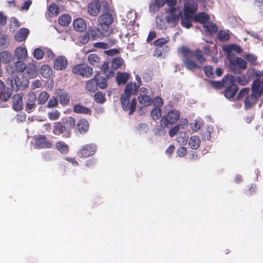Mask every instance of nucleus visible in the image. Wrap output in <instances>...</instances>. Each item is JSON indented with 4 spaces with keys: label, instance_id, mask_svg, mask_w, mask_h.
<instances>
[{
    "label": "nucleus",
    "instance_id": "29",
    "mask_svg": "<svg viewBox=\"0 0 263 263\" xmlns=\"http://www.w3.org/2000/svg\"><path fill=\"white\" fill-rule=\"evenodd\" d=\"M138 100L144 107L151 106L153 103L152 99L148 95H139Z\"/></svg>",
    "mask_w": 263,
    "mask_h": 263
},
{
    "label": "nucleus",
    "instance_id": "6",
    "mask_svg": "<svg viewBox=\"0 0 263 263\" xmlns=\"http://www.w3.org/2000/svg\"><path fill=\"white\" fill-rule=\"evenodd\" d=\"M97 145L95 143L83 145L77 152V155L81 158H86L93 156L97 151Z\"/></svg>",
    "mask_w": 263,
    "mask_h": 263
},
{
    "label": "nucleus",
    "instance_id": "24",
    "mask_svg": "<svg viewBox=\"0 0 263 263\" xmlns=\"http://www.w3.org/2000/svg\"><path fill=\"white\" fill-rule=\"evenodd\" d=\"M259 97L251 93L250 95H248L245 100V107L246 108H250L252 106L254 105Z\"/></svg>",
    "mask_w": 263,
    "mask_h": 263
},
{
    "label": "nucleus",
    "instance_id": "44",
    "mask_svg": "<svg viewBox=\"0 0 263 263\" xmlns=\"http://www.w3.org/2000/svg\"><path fill=\"white\" fill-rule=\"evenodd\" d=\"M164 4V0H154V2L150 5V8L153 10L158 11L159 8L163 7Z\"/></svg>",
    "mask_w": 263,
    "mask_h": 263
},
{
    "label": "nucleus",
    "instance_id": "16",
    "mask_svg": "<svg viewBox=\"0 0 263 263\" xmlns=\"http://www.w3.org/2000/svg\"><path fill=\"white\" fill-rule=\"evenodd\" d=\"M101 29H102L101 28H97L95 27L89 26L86 31L88 33L90 39L92 40H95L99 38L102 34H104L106 33L103 30L101 31Z\"/></svg>",
    "mask_w": 263,
    "mask_h": 263
},
{
    "label": "nucleus",
    "instance_id": "34",
    "mask_svg": "<svg viewBox=\"0 0 263 263\" xmlns=\"http://www.w3.org/2000/svg\"><path fill=\"white\" fill-rule=\"evenodd\" d=\"M86 87L89 91L95 92L98 89L97 78H93L88 81Z\"/></svg>",
    "mask_w": 263,
    "mask_h": 263
},
{
    "label": "nucleus",
    "instance_id": "7",
    "mask_svg": "<svg viewBox=\"0 0 263 263\" xmlns=\"http://www.w3.org/2000/svg\"><path fill=\"white\" fill-rule=\"evenodd\" d=\"M180 118V113L176 109L168 111L166 116H164L161 119V124L168 127L170 124L176 123Z\"/></svg>",
    "mask_w": 263,
    "mask_h": 263
},
{
    "label": "nucleus",
    "instance_id": "8",
    "mask_svg": "<svg viewBox=\"0 0 263 263\" xmlns=\"http://www.w3.org/2000/svg\"><path fill=\"white\" fill-rule=\"evenodd\" d=\"M114 21V17L108 12L103 13L98 17L100 27L106 32L108 31L109 26L113 23Z\"/></svg>",
    "mask_w": 263,
    "mask_h": 263
},
{
    "label": "nucleus",
    "instance_id": "23",
    "mask_svg": "<svg viewBox=\"0 0 263 263\" xmlns=\"http://www.w3.org/2000/svg\"><path fill=\"white\" fill-rule=\"evenodd\" d=\"M58 94V99L60 103L62 105H66L70 102V96L68 92L60 89Z\"/></svg>",
    "mask_w": 263,
    "mask_h": 263
},
{
    "label": "nucleus",
    "instance_id": "54",
    "mask_svg": "<svg viewBox=\"0 0 263 263\" xmlns=\"http://www.w3.org/2000/svg\"><path fill=\"white\" fill-rule=\"evenodd\" d=\"M168 41V39L165 38H159L154 41V45L156 47H164Z\"/></svg>",
    "mask_w": 263,
    "mask_h": 263
},
{
    "label": "nucleus",
    "instance_id": "35",
    "mask_svg": "<svg viewBox=\"0 0 263 263\" xmlns=\"http://www.w3.org/2000/svg\"><path fill=\"white\" fill-rule=\"evenodd\" d=\"M12 86L16 90L21 88H24L25 85L23 84V81L21 80L19 76H16L13 80L11 81Z\"/></svg>",
    "mask_w": 263,
    "mask_h": 263
},
{
    "label": "nucleus",
    "instance_id": "4",
    "mask_svg": "<svg viewBox=\"0 0 263 263\" xmlns=\"http://www.w3.org/2000/svg\"><path fill=\"white\" fill-rule=\"evenodd\" d=\"M165 12L168 15L165 20L168 23H173L175 25L178 23L182 12L178 6L165 8Z\"/></svg>",
    "mask_w": 263,
    "mask_h": 263
},
{
    "label": "nucleus",
    "instance_id": "33",
    "mask_svg": "<svg viewBox=\"0 0 263 263\" xmlns=\"http://www.w3.org/2000/svg\"><path fill=\"white\" fill-rule=\"evenodd\" d=\"M170 50V48L167 46L164 47H156L154 51V55L157 58L163 57L165 55V53L168 52Z\"/></svg>",
    "mask_w": 263,
    "mask_h": 263
},
{
    "label": "nucleus",
    "instance_id": "26",
    "mask_svg": "<svg viewBox=\"0 0 263 263\" xmlns=\"http://www.w3.org/2000/svg\"><path fill=\"white\" fill-rule=\"evenodd\" d=\"M130 74L127 72L119 71L116 74V80L119 85L125 84L129 79Z\"/></svg>",
    "mask_w": 263,
    "mask_h": 263
},
{
    "label": "nucleus",
    "instance_id": "56",
    "mask_svg": "<svg viewBox=\"0 0 263 263\" xmlns=\"http://www.w3.org/2000/svg\"><path fill=\"white\" fill-rule=\"evenodd\" d=\"M33 54L34 58L37 60H40L43 58L44 53L41 49L37 48L34 49Z\"/></svg>",
    "mask_w": 263,
    "mask_h": 263
},
{
    "label": "nucleus",
    "instance_id": "11",
    "mask_svg": "<svg viewBox=\"0 0 263 263\" xmlns=\"http://www.w3.org/2000/svg\"><path fill=\"white\" fill-rule=\"evenodd\" d=\"M228 58L231 65H237L242 69H246L247 68V62L241 58L236 57L234 54H229Z\"/></svg>",
    "mask_w": 263,
    "mask_h": 263
},
{
    "label": "nucleus",
    "instance_id": "28",
    "mask_svg": "<svg viewBox=\"0 0 263 263\" xmlns=\"http://www.w3.org/2000/svg\"><path fill=\"white\" fill-rule=\"evenodd\" d=\"M201 140L197 136H191L189 139V145L192 149H197L200 145Z\"/></svg>",
    "mask_w": 263,
    "mask_h": 263
},
{
    "label": "nucleus",
    "instance_id": "19",
    "mask_svg": "<svg viewBox=\"0 0 263 263\" xmlns=\"http://www.w3.org/2000/svg\"><path fill=\"white\" fill-rule=\"evenodd\" d=\"M36 100V96L34 92H30L28 96L27 102L26 105L25 110L28 112H31L35 107V102Z\"/></svg>",
    "mask_w": 263,
    "mask_h": 263
},
{
    "label": "nucleus",
    "instance_id": "2",
    "mask_svg": "<svg viewBox=\"0 0 263 263\" xmlns=\"http://www.w3.org/2000/svg\"><path fill=\"white\" fill-rule=\"evenodd\" d=\"M138 87L135 83H128L125 87L124 93L121 96V103L122 108L125 111L129 110V115H133L136 110L137 100L133 98L130 102L132 95H136Z\"/></svg>",
    "mask_w": 263,
    "mask_h": 263
},
{
    "label": "nucleus",
    "instance_id": "61",
    "mask_svg": "<svg viewBox=\"0 0 263 263\" xmlns=\"http://www.w3.org/2000/svg\"><path fill=\"white\" fill-rule=\"evenodd\" d=\"M218 36V38L222 41H228L230 39L229 34L224 31H220Z\"/></svg>",
    "mask_w": 263,
    "mask_h": 263
},
{
    "label": "nucleus",
    "instance_id": "30",
    "mask_svg": "<svg viewBox=\"0 0 263 263\" xmlns=\"http://www.w3.org/2000/svg\"><path fill=\"white\" fill-rule=\"evenodd\" d=\"M26 72L29 78H33L36 75V68L34 64L29 63L26 65Z\"/></svg>",
    "mask_w": 263,
    "mask_h": 263
},
{
    "label": "nucleus",
    "instance_id": "41",
    "mask_svg": "<svg viewBox=\"0 0 263 263\" xmlns=\"http://www.w3.org/2000/svg\"><path fill=\"white\" fill-rule=\"evenodd\" d=\"M224 50L228 52V55L229 54H231V52L233 51H235L237 53H240L242 50L239 46L235 44L230 45L225 47L224 48Z\"/></svg>",
    "mask_w": 263,
    "mask_h": 263
},
{
    "label": "nucleus",
    "instance_id": "62",
    "mask_svg": "<svg viewBox=\"0 0 263 263\" xmlns=\"http://www.w3.org/2000/svg\"><path fill=\"white\" fill-rule=\"evenodd\" d=\"M180 129V126L177 125L169 130L168 134L171 137H174Z\"/></svg>",
    "mask_w": 263,
    "mask_h": 263
},
{
    "label": "nucleus",
    "instance_id": "47",
    "mask_svg": "<svg viewBox=\"0 0 263 263\" xmlns=\"http://www.w3.org/2000/svg\"><path fill=\"white\" fill-rule=\"evenodd\" d=\"M224 77L223 78L221 82L220 81H209V84L213 87L217 89H219L224 87L225 84H224Z\"/></svg>",
    "mask_w": 263,
    "mask_h": 263
},
{
    "label": "nucleus",
    "instance_id": "48",
    "mask_svg": "<svg viewBox=\"0 0 263 263\" xmlns=\"http://www.w3.org/2000/svg\"><path fill=\"white\" fill-rule=\"evenodd\" d=\"M254 8L255 10L260 13H263V0H255Z\"/></svg>",
    "mask_w": 263,
    "mask_h": 263
},
{
    "label": "nucleus",
    "instance_id": "1",
    "mask_svg": "<svg viewBox=\"0 0 263 263\" xmlns=\"http://www.w3.org/2000/svg\"><path fill=\"white\" fill-rule=\"evenodd\" d=\"M180 52L183 58V62L186 68L190 70L201 68V67L193 60L194 57L200 63H203L206 61V59L203 56L202 51L199 49H197L193 51L189 48L182 46L180 48Z\"/></svg>",
    "mask_w": 263,
    "mask_h": 263
},
{
    "label": "nucleus",
    "instance_id": "15",
    "mask_svg": "<svg viewBox=\"0 0 263 263\" xmlns=\"http://www.w3.org/2000/svg\"><path fill=\"white\" fill-rule=\"evenodd\" d=\"M68 61L65 56H58L54 61L53 67L55 69L62 70L66 68Z\"/></svg>",
    "mask_w": 263,
    "mask_h": 263
},
{
    "label": "nucleus",
    "instance_id": "21",
    "mask_svg": "<svg viewBox=\"0 0 263 263\" xmlns=\"http://www.w3.org/2000/svg\"><path fill=\"white\" fill-rule=\"evenodd\" d=\"M14 55L18 60L25 61L28 58V53L25 47H18L14 51Z\"/></svg>",
    "mask_w": 263,
    "mask_h": 263
},
{
    "label": "nucleus",
    "instance_id": "14",
    "mask_svg": "<svg viewBox=\"0 0 263 263\" xmlns=\"http://www.w3.org/2000/svg\"><path fill=\"white\" fill-rule=\"evenodd\" d=\"M101 4L99 1L91 2L87 6V11L91 16H96L100 12Z\"/></svg>",
    "mask_w": 263,
    "mask_h": 263
},
{
    "label": "nucleus",
    "instance_id": "49",
    "mask_svg": "<svg viewBox=\"0 0 263 263\" xmlns=\"http://www.w3.org/2000/svg\"><path fill=\"white\" fill-rule=\"evenodd\" d=\"M95 101L99 103H103L106 101L105 95L100 91L97 92L95 95Z\"/></svg>",
    "mask_w": 263,
    "mask_h": 263
},
{
    "label": "nucleus",
    "instance_id": "53",
    "mask_svg": "<svg viewBox=\"0 0 263 263\" xmlns=\"http://www.w3.org/2000/svg\"><path fill=\"white\" fill-rule=\"evenodd\" d=\"M107 85L106 79L104 77L97 79V87L101 89H104Z\"/></svg>",
    "mask_w": 263,
    "mask_h": 263
},
{
    "label": "nucleus",
    "instance_id": "18",
    "mask_svg": "<svg viewBox=\"0 0 263 263\" xmlns=\"http://www.w3.org/2000/svg\"><path fill=\"white\" fill-rule=\"evenodd\" d=\"M251 90L252 93L260 97L263 93V89L261 87V82L258 79H255L251 85Z\"/></svg>",
    "mask_w": 263,
    "mask_h": 263
},
{
    "label": "nucleus",
    "instance_id": "5",
    "mask_svg": "<svg viewBox=\"0 0 263 263\" xmlns=\"http://www.w3.org/2000/svg\"><path fill=\"white\" fill-rule=\"evenodd\" d=\"M71 71L76 75L87 78H90L93 73L92 68L85 64H78L74 65L72 68Z\"/></svg>",
    "mask_w": 263,
    "mask_h": 263
},
{
    "label": "nucleus",
    "instance_id": "55",
    "mask_svg": "<svg viewBox=\"0 0 263 263\" xmlns=\"http://www.w3.org/2000/svg\"><path fill=\"white\" fill-rule=\"evenodd\" d=\"M60 114L58 110H52L48 113V117L51 120L58 119L60 117Z\"/></svg>",
    "mask_w": 263,
    "mask_h": 263
},
{
    "label": "nucleus",
    "instance_id": "20",
    "mask_svg": "<svg viewBox=\"0 0 263 263\" xmlns=\"http://www.w3.org/2000/svg\"><path fill=\"white\" fill-rule=\"evenodd\" d=\"M73 26L77 31L83 32L86 29L87 25L84 19L78 18L73 22Z\"/></svg>",
    "mask_w": 263,
    "mask_h": 263
},
{
    "label": "nucleus",
    "instance_id": "32",
    "mask_svg": "<svg viewBox=\"0 0 263 263\" xmlns=\"http://www.w3.org/2000/svg\"><path fill=\"white\" fill-rule=\"evenodd\" d=\"M73 111L77 114H90L91 110L89 108L77 104L73 106Z\"/></svg>",
    "mask_w": 263,
    "mask_h": 263
},
{
    "label": "nucleus",
    "instance_id": "27",
    "mask_svg": "<svg viewBox=\"0 0 263 263\" xmlns=\"http://www.w3.org/2000/svg\"><path fill=\"white\" fill-rule=\"evenodd\" d=\"M180 18L181 20V24L182 27L190 28L192 26L193 18L192 15L183 14V16L182 15Z\"/></svg>",
    "mask_w": 263,
    "mask_h": 263
},
{
    "label": "nucleus",
    "instance_id": "52",
    "mask_svg": "<svg viewBox=\"0 0 263 263\" xmlns=\"http://www.w3.org/2000/svg\"><path fill=\"white\" fill-rule=\"evenodd\" d=\"M250 91L249 88H244L242 89L238 93L237 98L238 100L242 99L244 97H247L248 96Z\"/></svg>",
    "mask_w": 263,
    "mask_h": 263
},
{
    "label": "nucleus",
    "instance_id": "60",
    "mask_svg": "<svg viewBox=\"0 0 263 263\" xmlns=\"http://www.w3.org/2000/svg\"><path fill=\"white\" fill-rule=\"evenodd\" d=\"M187 153V149L185 147L180 146L177 149V154L179 157H183L186 156Z\"/></svg>",
    "mask_w": 263,
    "mask_h": 263
},
{
    "label": "nucleus",
    "instance_id": "31",
    "mask_svg": "<svg viewBox=\"0 0 263 263\" xmlns=\"http://www.w3.org/2000/svg\"><path fill=\"white\" fill-rule=\"evenodd\" d=\"M12 89L10 88H4L0 93V100L2 102L7 101L11 97Z\"/></svg>",
    "mask_w": 263,
    "mask_h": 263
},
{
    "label": "nucleus",
    "instance_id": "36",
    "mask_svg": "<svg viewBox=\"0 0 263 263\" xmlns=\"http://www.w3.org/2000/svg\"><path fill=\"white\" fill-rule=\"evenodd\" d=\"M71 21V17L68 14H63L59 17L58 22L59 24L62 26H67Z\"/></svg>",
    "mask_w": 263,
    "mask_h": 263
},
{
    "label": "nucleus",
    "instance_id": "37",
    "mask_svg": "<svg viewBox=\"0 0 263 263\" xmlns=\"http://www.w3.org/2000/svg\"><path fill=\"white\" fill-rule=\"evenodd\" d=\"M57 149L63 154H66L69 152L68 145L66 144L63 141H58L55 143Z\"/></svg>",
    "mask_w": 263,
    "mask_h": 263
},
{
    "label": "nucleus",
    "instance_id": "59",
    "mask_svg": "<svg viewBox=\"0 0 263 263\" xmlns=\"http://www.w3.org/2000/svg\"><path fill=\"white\" fill-rule=\"evenodd\" d=\"M58 105V102L55 97H53L50 99L47 104V107L53 108Z\"/></svg>",
    "mask_w": 263,
    "mask_h": 263
},
{
    "label": "nucleus",
    "instance_id": "38",
    "mask_svg": "<svg viewBox=\"0 0 263 263\" xmlns=\"http://www.w3.org/2000/svg\"><path fill=\"white\" fill-rule=\"evenodd\" d=\"M12 59L11 53L7 51H3L0 52V61L3 63H8Z\"/></svg>",
    "mask_w": 263,
    "mask_h": 263
},
{
    "label": "nucleus",
    "instance_id": "13",
    "mask_svg": "<svg viewBox=\"0 0 263 263\" xmlns=\"http://www.w3.org/2000/svg\"><path fill=\"white\" fill-rule=\"evenodd\" d=\"M22 93L15 94L12 98V108L16 111H20L23 108V102Z\"/></svg>",
    "mask_w": 263,
    "mask_h": 263
},
{
    "label": "nucleus",
    "instance_id": "63",
    "mask_svg": "<svg viewBox=\"0 0 263 263\" xmlns=\"http://www.w3.org/2000/svg\"><path fill=\"white\" fill-rule=\"evenodd\" d=\"M237 82L241 85H245L248 83L249 81L245 75H242L237 77Z\"/></svg>",
    "mask_w": 263,
    "mask_h": 263
},
{
    "label": "nucleus",
    "instance_id": "12",
    "mask_svg": "<svg viewBox=\"0 0 263 263\" xmlns=\"http://www.w3.org/2000/svg\"><path fill=\"white\" fill-rule=\"evenodd\" d=\"M198 8V4L195 1L185 2L183 8L184 14H187L192 16L197 11Z\"/></svg>",
    "mask_w": 263,
    "mask_h": 263
},
{
    "label": "nucleus",
    "instance_id": "45",
    "mask_svg": "<svg viewBox=\"0 0 263 263\" xmlns=\"http://www.w3.org/2000/svg\"><path fill=\"white\" fill-rule=\"evenodd\" d=\"M49 98V95L46 91H42L40 93L38 98L37 102L39 104H44Z\"/></svg>",
    "mask_w": 263,
    "mask_h": 263
},
{
    "label": "nucleus",
    "instance_id": "57",
    "mask_svg": "<svg viewBox=\"0 0 263 263\" xmlns=\"http://www.w3.org/2000/svg\"><path fill=\"white\" fill-rule=\"evenodd\" d=\"M205 74L209 78H212L214 77L213 72V68L211 66H206L203 68Z\"/></svg>",
    "mask_w": 263,
    "mask_h": 263
},
{
    "label": "nucleus",
    "instance_id": "3",
    "mask_svg": "<svg viewBox=\"0 0 263 263\" xmlns=\"http://www.w3.org/2000/svg\"><path fill=\"white\" fill-rule=\"evenodd\" d=\"M223 87L226 89L224 91V96L228 99H231L236 95L238 91V87L235 83L234 77L232 75H226L224 76Z\"/></svg>",
    "mask_w": 263,
    "mask_h": 263
},
{
    "label": "nucleus",
    "instance_id": "51",
    "mask_svg": "<svg viewBox=\"0 0 263 263\" xmlns=\"http://www.w3.org/2000/svg\"><path fill=\"white\" fill-rule=\"evenodd\" d=\"M26 67V65L22 62L21 60H19L18 61L15 63V70L17 72H23L25 70Z\"/></svg>",
    "mask_w": 263,
    "mask_h": 263
},
{
    "label": "nucleus",
    "instance_id": "64",
    "mask_svg": "<svg viewBox=\"0 0 263 263\" xmlns=\"http://www.w3.org/2000/svg\"><path fill=\"white\" fill-rule=\"evenodd\" d=\"M245 59L248 62L251 64H254L257 60V57L253 54H247Z\"/></svg>",
    "mask_w": 263,
    "mask_h": 263
},
{
    "label": "nucleus",
    "instance_id": "22",
    "mask_svg": "<svg viewBox=\"0 0 263 263\" xmlns=\"http://www.w3.org/2000/svg\"><path fill=\"white\" fill-rule=\"evenodd\" d=\"M29 33V30L25 28H21L15 34L14 37L16 41L22 42L26 39Z\"/></svg>",
    "mask_w": 263,
    "mask_h": 263
},
{
    "label": "nucleus",
    "instance_id": "46",
    "mask_svg": "<svg viewBox=\"0 0 263 263\" xmlns=\"http://www.w3.org/2000/svg\"><path fill=\"white\" fill-rule=\"evenodd\" d=\"M151 115L153 119L156 120L161 116L162 110L159 107H155L151 111Z\"/></svg>",
    "mask_w": 263,
    "mask_h": 263
},
{
    "label": "nucleus",
    "instance_id": "9",
    "mask_svg": "<svg viewBox=\"0 0 263 263\" xmlns=\"http://www.w3.org/2000/svg\"><path fill=\"white\" fill-rule=\"evenodd\" d=\"M33 139L35 146L37 148H49L52 146V142L44 135L34 136Z\"/></svg>",
    "mask_w": 263,
    "mask_h": 263
},
{
    "label": "nucleus",
    "instance_id": "50",
    "mask_svg": "<svg viewBox=\"0 0 263 263\" xmlns=\"http://www.w3.org/2000/svg\"><path fill=\"white\" fill-rule=\"evenodd\" d=\"M48 10L51 14L54 15L55 16H57L59 13V6L53 3L49 5Z\"/></svg>",
    "mask_w": 263,
    "mask_h": 263
},
{
    "label": "nucleus",
    "instance_id": "40",
    "mask_svg": "<svg viewBox=\"0 0 263 263\" xmlns=\"http://www.w3.org/2000/svg\"><path fill=\"white\" fill-rule=\"evenodd\" d=\"M100 58L95 53L90 54L88 57V61L90 64L98 67L100 63Z\"/></svg>",
    "mask_w": 263,
    "mask_h": 263
},
{
    "label": "nucleus",
    "instance_id": "10",
    "mask_svg": "<svg viewBox=\"0 0 263 263\" xmlns=\"http://www.w3.org/2000/svg\"><path fill=\"white\" fill-rule=\"evenodd\" d=\"M53 133L55 135H61L65 138H69L71 136L70 129H67L66 126L61 122H57L54 123L53 127Z\"/></svg>",
    "mask_w": 263,
    "mask_h": 263
},
{
    "label": "nucleus",
    "instance_id": "43",
    "mask_svg": "<svg viewBox=\"0 0 263 263\" xmlns=\"http://www.w3.org/2000/svg\"><path fill=\"white\" fill-rule=\"evenodd\" d=\"M41 73L44 78H48L52 74V70L50 66L44 65L41 68Z\"/></svg>",
    "mask_w": 263,
    "mask_h": 263
},
{
    "label": "nucleus",
    "instance_id": "39",
    "mask_svg": "<svg viewBox=\"0 0 263 263\" xmlns=\"http://www.w3.org/2000/svg\"><path fill=\"white\" fill-rule=\"evenodd\" d=\"M207 32L210 34L216 33L218 31L217 26L213 23L209 21L203 26Z\"/></svg>",
    "mask_w": 263,
    "mask_h": 263
},
{
    "label": "nucleus",
    "instance_id": "17",
    "mask_svg": "<svg viewBox=\"0 0 263 263\" xmlns=\"http://www.w3.org/2000/svg\"><path fill=\"white\" fill-rule=\"evenodd\" d=\"M89 129V124L85 119H81L76 124V130L80 134L86 133Z\"/></svg>",
    "mask_w": 263,
    "mask_h": 263
},
{
    "label": "nucleus",
    "instance_id": "25",
    "mask_svg": "<svg viewBox=\"0 0 263 263\" xmlns=\"http://www.w3.org/2000/svg\"><path fill=\"white\" fill-rule=\"evenodd\" d=\"M210 20V16L205 12H200L197 14L194 17L193 21L194 22L199 23L203 24H206Z\"/></svg>",
    "mask_w": 263,
    "mask_h": 263
},
{
    "label": "nucleus",
    "instance_id": "58",
    "mask_svg": "<svg viewBox=\"0 0 263 263\" xmlns=\"http://www.w3.org/2000/svg\"><path fill=\"white\" fill-rule=\"evenodd\" d=\"M89 39L90 37L87 31H86L83 34H81L79 37V41L83 44H87L88 42Z\"/></svg>",
    "mask_w": 263,
    "mask_h": 263
},
{
    "label": "nucleus",
    "instance_id": "42",
    "mask_svg": "<svg viewBox=\"0 0 263 263\" xmlns=\"http://www.w3.org/2000/svg\"><path fill=\"white\" fill-rule=\"evenodd\" d=\"M124 64V60L121 58H116L111 61V66L114 70L120 68Z\"/></svg>",
    "mask_w": 263,
    "mask_h": 263
}]
</instances>
